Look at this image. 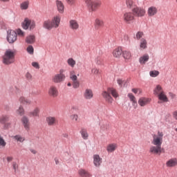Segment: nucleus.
Listing matches in <instances>:
<instances>
[{"label": "nucleus", "mask_w": 177, "mask_h": 177, "mask_svg": "<svg viewBox=\"0 0 177 177\" xmlns=\"http://www.w3.org/2000/svg\"><path fill=\"white\" fill-rule=\"evenodd\" d=\"M162 138H164V133L158 131L157 134L153 135L151 143L153 145L149 148V153L155 154L156 156L161 154V145H162Z\"/></svg>", "instance_id": "obj_1"}, {"label": "nucleus", "mask_w": 177, "mask_h": 177, "mask_svg": "<svg viewBox=\"0 0 177 177\" xmlns=\"http://www.w3.org/2000/svg\"><path fill=\"white\" fill-rule=\"evenodd\" d=\"M15 55H16V53L14 50L10 49L6 50L3 56V64L9 65L15 63Z\"/></svg>", "instance_id": "obj_2"}, {"label": "nucleus", "mask_w": 177, "mask_h": 177, "mask_svg": "<svg viewBox=\"0 0 177 177\" xmlns=\"http://www.w3.org/2000/svg\"><path fill=\"white\" fill-rule=\"evenodd\" d=\"M115 98L118 97V93L115 88H108L107 91L102 92V96L108 102V103H113V97L111 95Z\"/></svg>", "instance_id": "obj_3"}, {"label": "nucleus", "mask_w": 177, "mask_h": 177, "mask_svg": "<svg viewBox=\"0 0 177 177\" xmlns=\"http://www.w3.org/2000/svg\"><path fill=\"white\" fill-rule=\"evenodd\" d=\"M22 28L24 30H34L36 27L35 21L30 19L28 18H25L24 21L21 23Z\"/></svg>", "instance_id": "obj_4"}, {"label": "nucleus", "mask_w": 177, "mask_h": 177, "mask_svg": "<svg viewBox=\"0 0 177 177\" xmlns=\"http://www.w3.org/2000/svg\"><path fill=\"white\" fill-rule=\"evenodd\" d=\"M10 116L9 115H2L0 116V124L3 125V129H9L12 123L9 122Z\"/></svg>", "instance_id": "obj_5"}, {"label": "nucleus", "mask_w": 177, "mask_h": 177, "mask_svg": "<svg viewBox=\"0 0 177 177\" xmlns=\"http://www.w3.org/2000/svg\"><path fill=\"white\" fill-rule=\"evenodd\" d=\"M63 73H64V69H61L58 74L55 75L52 77V81L54 84H61V82H63L66 80V75Z\"/></svg>", "instance_id": "obj_6"}, {"label": "nucleus", "mask_w": 177, "mask_h": 177, "mask_svg": "<svg viewBox=\"0 0 177 177\" xmlns=\"http://www.w3.org/2000/svg\"><path fill=\"white\" fill-rule=\"evenodd\" d=\"M131 12L136 17H143L146 15V10L142 7L138 6H134L131 10Z\"/></svg>", "instance_id": "obj_7"}, {"label": "nucleus", "mask_w": 177, "mask_h": 177, "mask_svg": "<svg viewBox=\"0 0 177 177\" xmlns=\"http://www.w3.org/2000/svg\"><path fill=\"white\" fill-rule=\"evenodd\" d=\"M70 79L73 82V88L78 89L80 88V82L78 81V76L75 75V71H71L69 74Z\"/></svg>", "instance_id": "obj_8"}, {"label": "nucleus", "mask_w": 177, "mask_h": 177, "mask_svg": "<svg viewBox=\"0 0 177 177\" xmlns=\"http://www.w3.org/2000/svg\"><path fill=\"white\" fill-rule=\"evenodd\" d=\"M7 41L9 44H14L17 41V33L13 30L7 31Z\"/></svg>", "instance_id": "obj_9"}, {"label": "nucleus", "mask_w": 177, "mask_h": 177, "mask_svg": "<svg viewBox=\"0 0 177 177\" xmlns=\"http://www.w3.org/2000/svg\"><path fill=\"white\" fill-rule=\"evenodd\" d=\"M135 19V15H133V12H125L123 15V20L127 24H130L131 21H132Z\"/></svg>", "instance_id": "obj_10"}, {"label": "nucleus", "mask_w": 177, "mask_h": 177, "mask_svg": "<svg viewBox=\"0 0 177 177\" xmlns=\"http://www.w3.org/2000/svg\"><path fill=\"white\" fill-rule=\"evenodd\" d=\"M93 165L96 167V168L100 167L102 165V162H103V159L99 156V154H94L93 156Z\"/></svg>", "instance_id": "obj_11"}, {"label": "nucleus", "mask_w": 177, "mask_h": 177, "mask_svg": "<svg viewBox=\"0 0 177 177\" xmlns=\"http://www.w3.org/2000/svg\"><path fill=\"white\" fill-rule=\"evenodd\" d=\"M48 95L52 97H57L59 96V91L56 86H51L48 89Z\"/></svg>", "instance_id": "obj_12"}, {"label": "nucleus", "mask_w": 177, "mask_h": 177, "mask_svg": "<svg viewBox=\"0 0 177 177\" xmlns=\"http://www.w3.org/2000/svg\"><path fill=\"white\" fill-rule=\"evenodd\" d=\"M60 15H56L50 20L53 28H57L60 26Z\"/></svg>", "instance_id": "obj_13"}, {"label": "nucleus", "mask_w": 177, "mask_h": 177, "mask_svg": "<svg viewBox=\"0 0 177 177\" xmlns=\"http://www.w3.org/2000/svg\"><path fill=\"white\" fill-rule=\"evenodd\" d=\"M157 13H158V9H157V7L152 6L148 8L147 15L149 17H153V16H156Z\"/></svg>", "instance_id": "obj_14"}, {"label": "nucleus", "mask_w": 177, "mask_h": 177, "mask_svg": "<svg viewBox=\"0 0 177 177\" xmlns=\"http://www.w3.org/2000/svg\"><path fill=\"white\" fill-rule=\"evenodd\" d=\"M166 167H167V168H175V167H177V158H171L169 159L166 162Z\"/></svg>", "instance_id": "obj_15"}, {"label": "nucleus", "mask_w": 177, "mask_h": 177, "mask_svg": "<svg viewBox=\"0 0 177 177\" xmlns=\"http://www.w3.org/2000/svg\"><path fill=\"white\" fill-rule=\"evenodd\" d=\"M21 122L26 131H30V119L28 117L24 115L21 118Z\"/></svg>", "instance_id": "obj_16"}, {"label": "nucleus", "mask_w": 177, "mask_h": 177, "mask_svg": "<svg viewBox=\"0 0 177 177\" xmlns=\"http://www.w3.org/2000/svg\"><path fill=\"white\" fill-rule=\"evenodd\" d=\"M69 27L73 31H77L80 28V24L75 19H71L69 21Z\"/></svg>", "instance_id": "obj_17"}, {"label": "nucleus", "mask_w": 177, "mask_h": 177, "mask_svg": "<svg viewBox=\"0 0 177 177\" xmlns=\"http://www.w3.org/2000/svg\"><path fill=\"white\" fill-rule=\"evenodd\" d=\"M151 102V99L148 97H142L138 100V104L141 107H145V106H147V104H149Z\"/></svg>", "instance_id": "obj_18"}, {"label": "nucleus", "mask_w": 177, "mask_h": 177, "mask_svg": "<svg viewBox=\"0 0 177 177\" xmlns=\"http://www.w3.org/2000/svg\"><path fill=\"white\" fill-rule=\"evenodd\" d=\"M89 10L91 12H95L99 6H100V3L99 1H93L92 3H90L88 5H87Z\"/></svg>", "instance_id": "obj_19"}, {"label": "nucleus", "mask_w": 177, "mask_h": 177, "mask_svg": "<svg viewBox=\"0 0 177 177\" xmlns=\"http://www.w3.org/2000/svg\"><path fill=\"white\" fill-rule=\"evenodd\" d=\"M84 97L86 100H91L93 97V91L91 88H86L84 93Z\"/></svg>", "instance_id": "obj_20"}, {"label": "nucleus", "mask_w": 177, "mask_h": 177, "mask_svg": "<svg viewBox=\"0 0 177 177\" xmlns=\"http://www.w3.org/2000/svg\"><path fill=\"white\" fill-rule=\"evenodd\" d=\"M158 99L160 100L158 102V103H167V102H169L168 97H167V95H165V92L163 91V93H160L157 95Z\"/></svg>", "instance_id": "obj_21"}, {"label": "nucleus", "mask_w": 177, "mask_h": 177, "mask_svg": "<svg viewBox=\"0 0 177 177\" xmlns=\"http://www.w3.org/2000/svg\"><path fill=\"white\" fill-rule=\"evenodd\" d=\"M12 139L17 143H23L24 142H26V137L20 134H17L15 136H13Z\"/></svg>", "instance_id": "obj_22"}, {"label": "nucleus", "mask_w": 177, "mask_h": 177, "mask_svg": "<svg viewBox=\"0 0 177 177\" xmlns=\"http://www.w3.org/2000/svg\"><path fill=\"white\" fill-rule=\"evenodd\" d=\"M78 175H80V177H92V174L84 169H80L78 170Z\"/></svg>", "instance_id": "obj_23"}, {"label": "nucleus", "mask_w": 177, "mask_h": 177, "mask_svg": "<svg viewBox=\"0 0 177 177\" xmlns=\"http://www.w3.org/2000/svg\"><path fill=\"white\" fill-rule=\"evenodd\" d=\"M56 6L59 13H61V14L64 13V4H63V2L59 0H57Z\"/></svg>", "instance_id": "obj_24"}, {"label": "nucleus", "mask_w": 177, "mask_h": 177, "mask_svg": "<svg viewBox=\"0 0 177 177\" xmlns=\"http://www.w3.org/2000/svg\"><path fill=\"white\" fill-rule=\"evenodd\" d=\"M164 93L162 86H161L160 84H157L153 88V95H155V96H158V95H160V93Z\"/></svg>", "instance_id": "obj_25"}, {"label": "nucleus", "mask_w": 177, "mask_h": 177, "mask_svg": "<svg viewBox=\"0 0 177 177\" xmlns=\"http://www.w3.org/2000/svg\"><path fill=\"white\" fill-rule=\"evenodd\" d=\"M46 122L48 125H49L50 127H53V125L56 124L57 120L55 117L48 116L46 118Z\"/></svg>", "instance_id": "obj_26"}, {"label": "nucleus", "mask_w": 177, "mask_h": 177, "mask_svg": "<svg viewBox=\"0 0 177 177\" xmlns=\"http://www.w3.org/2000/svg\"><path fill=\"white\" fill-rule=\"evenodd\" d=\"M117 150V144L111 143L107 145L106 151L109 153H114Z\"/></svg>", "instance_id": "obj_27"}, {"label": "nucleus", "mask_w": 177, "mask_h": 177, "mask_svg": "<svg viewBox=\"0 0 177 177\" xmlns=\"http://www.w3.org/2000/svg\"><path fill=\"white\" fill-rule=\"evenodd\" d=\"M149 59H150L149 54H145L139 58V62L140 64H146L149 62Z\"/></svg>", "instance_id": "obj_28"}, {"label": "nucleus", "mask_w": 177, "mask_h": 177, "mask_svg": "<svg viewBox=\"0 0 177 177\" xmlns=\"http://www.w3.org/2000/svg\"><path fill=\"white\" fill-rule=\"evenodd\" d=\"M39 113H41V109L39 107H36L29 113L30 117H39Z\"/></svg>", "instance_id": "obj_29"}, {"label": "nucleus", "mask_w": 177, "mask_h": 177, "mask_svg": "<svg viewBox=\"0 0 177 177\" xmlns=\"http://www.w3.org/2000/svg\"><path fill=\"white\" fill-rule=\"evenodd\" d=\"M30 6V1L26 0L20 3L19 8L21 10H27Z\"/></svg>", "instance_id": "obj_30"}, {"label": "nucleus", "mask_w": 177, "mask_h": 177, "mask_svg": "<svg viewBox=\"0 0 177 177\" xmlns=\"http://www.w3.org/2000/svg\"><path fill=\"white\" fill-rule=\"evenodd\" d=\"M127 96L130 102H132V106H133V107H136L138 106V102L136 101V97L135 95H133L132 93H129Z\"/></svg>", "instance_id": "obj_31"}, {"label": "nucleus", "mask_w": 177, "mask_h": 177, "mask_svg": "<svg viewBox=\"0 0 177 177\" xmlns=\"http://www.w3.org/2000/svg\"><path fill=\"white\" fill-rule=\"evenodd\" d=\"M43 27L48 30V31H50L53 27L52 26V23L50 22V20L48 19L44 21L43 23Z\"/></svg>", "instance_id": "obj_32"}, {"label": "nucleus", "mask_w": 177, "mask_h": 177, "mask_svg": "<svg viewBox=\"0 0 177 177\" xmlns=\"http://www.w3.org/2000/svg\"><path fill=\"white\" fill-rule=\"evenodd\" d=\"M140 49H147V40L142 38L140 41Z\"/></svg>", "instance_id": "obj_33"}, {"label": "nucleus", "mask_w": 177, "mask_h": 177, "mask_svg": "<svg viewBox=\"0 0 177 177\" xmlns=\"http://www.w3.org/2000/svg\"><path fill=\"white\" fill-rule=\"evenodd\" d=\"M126 6L129 9L133 10L136 5L135 4V1L133 0H126L125 1Z\"/></svg>", "instance_id": "obj_34"}, {"label": "nucleus", "mask_w": 177, "mask_h": 177, "mask_svg": "<svg viewBox=\"0 0 177 177\" xmlns=\"http://www.w3.org/2000/svg\"><path fill=\"white\" fill-rule=\"evenodd\" d=\"M26 42L29 44H34L35 42V36L34 35H28L26 38Z\"/></svg>", "instance_id": "obj_35"}, {"label": "nucleus", "mask_w": 177, "mask_h": 177, "mask_svg": "<svg viewBox=\"0 0 177 177\" xmlns=\"http://www.w3.org/2000/svg\"><path fill=\"white\" fill-rule=\"evenodd\" d=\"M113 55L114 57H120L122 55V49L121 48H115L113 52Z\"/></svg>", "instance_id": "obj_36"}, {"label": "nucleus", "mask_w": 177, "mask_h": 177, "mask_svg": "<svg viewBox=\"0 0 177 177\" xmlns=\"http://www.w3.org/2000/svg\"><path fill=\"white\" fill-rule=\"evenodd\" d=\"M80 133L82 135V139H84V140H88L89 134H88V131H86V129H82Z\"/></svg>", "instance_id": "obj_37"}, {"label": "nucleus", "mask_w": 177, "mask_h": 177, "mask_svg": "<svg viewBox=\"0 0 177 177\" xmlns=\"http://www.w3.org/2000/svg\"><path fill=\"white\" fill-rule=\"evenodd\" d=\"M24 113V108L21 105H20L19 108L15 111V113L17 114V115H19L20 117H22Z\"/></svg>", "instance_id": "obj_38"}, {"label": "nucleus", "mask_w": 177, "mask_h": 177, "mask_svg": "<svg viewBox=\"0 0 177 177\" xmlns=\"http://www.w3.org/2000/svg\"><path fill=\"white\" fill-rule=\"evenodd\" d=\"M94 26L95 30H99V28L102 27L103 26V21L102 19H96L95 21Z\"/></svg>", "instance_id": "obj_39"}, {"label": "nucleus", "mask_w": 177, "mask_h": 177, "mask_svg": "<svg viewBox=\"0 0 177 177\" xmlns=\"http://www.w3.org/2000/svg\"><path fill=\"white\" fill-rule=\"evenodd\" d=\"M122 56L124 59H126L127 60H129L131 57H132V54L129 50H125L122 52Z\"/></svg>", "instance_id": "obj_40"}, {"label": "nucleus", "mask_w": 177, "mask_h": 177, "mask_svg": "<svg viewBox=\"0 0 177 177\" xmlns=\"http://www.w3.org/2000/svg\"><path fill=\"white\" fill-rule=\"evenodd\" d=\"M6 147V141L3 139V136L0 135V149H5Z\"/></svg>", "instance_id": "obj_41"}, {"label": "nucleus", "mask_w": 177, "mask_h": 177, "mask_svg": "<svg viewBox=\"0 0 177 177\" xmlns=\"http://www.w3.org/2000/svg\"><path fill=\"white\" fill-rule=\"evenodd\" d=\"M67 64L68 66H70V67L74 68L77 64V62H75V60H74L73 58H69L67 59Z\"/></svg>", "instance_id": "obj_42"}, {"label": "nucleus", "mask_w": 177, "mask_h": 177, "mask_svg": "<svg viewBox=\"0 0 177 177\" xmlns=\"http://www.w3.org/2000/svg\"><path fill=\"white\" fill-rule=\"evenodd\" d=\"M144 35H145V33H143V32H142V31H138V32L136 34L134 38H135V39H138V40L142 39V38H143V36H144Z\"/></svg>", "instance_id": "obj_43"}, {"label": "nucleus", "mask_w": 177, "mask_h": 177, "mask_svg": "<svg viewBox=\"0 0 177 177\" xmlns=\"http://www.w3.org/2000/svg\"><path fill=\"white\" fill-rule=\"evenodd\" d=\"M149 75L153 78H156V77H158V75H160V72L158 71H151L149 72Z\"/></svg>", "instance_id": "obj_44"}, {"label": "nucleus", "mask_w": 177, "mask_h": 177, "mask_svg": "<svg viewBox=\"0 0 177 177\" xmlns=\"http://www.w3.org/2000/svg\"><path fill=\"white\" fill-rule=\"evenodd\" d=\"M26 51L29 55H34V47L30 45L27 47Z\"/></svg>", "instance_id": "obj_45"}, {"label": "nucleus", "mask_w": 177, "mask_h": 177, "mask_svg": "<svg viewBox=\"0 0 177 177\" xmlns=\"http://www.w3.org/2000/svg\"><path fill=\"white\" fill-rule=\"evenodd\" d=\"M25 77L27 80V81H29V82L32 81V75H31L30 72H27L25 74Z\"/></svg>", "instance_id": "obj_46"}, {"label": "nucleus", "mask_w": 177, "mask_h": 177, "mask_svg": "<svg viewBox=\"0 0 177 177\" xmlns=\"http://www.w3.org/2000/svg\"><path fill=\"white\" fill-rule=\"evenodd\" d=\"M91 74H94L95 75H97V74H100V71L97 68H93L91 69Z\"/></svg>", "instance_id": "obj_47"}, {"label": "nucleus", "mask_w": 177, "mask_h": 177, "mask_svg": "<svg viewBox=\"0 0 177 177\" xmlns=\"http://www.w3.org/2000/svg\"><path fill=\"white\" fill-rule=\"evenodd\" d=\"M131 91L133 93H138V95H140L142 94V89L140 88H132L131 89Z\"/></svg>", "instance_id": "obj_48"}, {"label": "nucleus", "mask_w": 177, "mask_h": 177, "mask_svg": "<svg viewBox=\"0 0 177 177\" xmlns=\"http://www.w3.org/2000/svg\"><path fill=\"white\" fill-rule=\"evenodd\" d=\"M71 119L72 120V121H75V122H77V121H78V115L73 114L71 115Z\"/></svg>", "instance_id": "obj_49"}, {"label": "nucleus", "mask_w": 177, "mask_h": 177, "mask_svg": "<svg viewBox=\"0 0 177 177\" xmlns=\"http://www.w3.org/2000/svg\"><path fill=\"white\" fill-rule=\"evenodd\" d=\"M16 34L19 35V37H24V32H23V30L21 29H17Z\"/></svg>", "instance_id": "obj_50"}, {"label": "nucleus", "mask_w": 177, "mask_h": 177, "mask_svg": "<svg viewBox=\"0 0 177 177\" xmlns=\"http://www.w3.org/2000/svg\"><path fill=\"white\" fill-rule=\"evenodd\" d=\"M117 82H118L119 86L122 87V85H124V82H125V81L122 80V79H118Z\"/></svg>", "instance_id": "obj_51"}, {"label": "nucleus", "mask_w": 177, "mask_h": 177, "mask_svg": "<svg viewBox=\"0 0 177 177\" xmlns=\"http://www.w3.org/2000/svg\"><path fill=\"white\" fill-rule=\"evenodd\" d=\"M32 67H34L35 68H37V70L39 69V64H38V62H32Z\"/></svg>", "instance_id": "obj_52"}, {"label": "nucleus", "mask_w": 177, "mask_h": 177, "mask_svg": "<svg viewBox=\"0 0 177 177\" xmlns=\"http://www.w3.org/2000/svg\"><path fill=\"white\" fill-rule=\"evenodd\" d=\"M102 61H103V59L100 57H97L95 59V62L97 64H102Z\"/></svg>", "instance_id": "obj_53"}, {"label": "nucleus", "mask_w": 177, "mask_h": 177, "mask_svg": "<svg viewBox=\"0 0 177 177\" xmlns=\"http://www.w3.org/2000/svg\"><path fill=\"white\" fill-rule=\"evenodd\" d=\"M31 103H32L31 100H28L26 98L24 102V104H31Z\"/></svg>", "instance_id": "obj_54"}, {"label": "nucleus", "mask_w": 177, "mask_h": 177, "mask_svg": "<svg viewBox=\"0 0 177 177\" xmlns=\"http://www.w3.org/2000/svg\"><path fill=\"white\" fill-rule=\"evenodd\" d=\"M19 100L20 103H22V104H24V102H25V100H26V97L21 96V97H19Z\"/></svg>", "instance_id": "obj_55"}, {"label": "nucleus", "mask_w": 177, "mask_h": 177, "mask_svg": "<svg viewBox=\"0 0 177 177\" xmlns=\"http://www.w3.org/2000/svg\"><path fill=\"white\" fill-rule=\"evenodd\" d=\"M173 118L177 121V111L173 112Z\"/></svg>", "instance_id": "obj_56"}, {"label": "nucleus", "mask_w": 177, "mask_h": 177, "mask_svg": "<svg viewBox=\"0 0 177 177\" xmlns=\"http://www.w3.org/2000/svg\"><path fill=\"white\" fill-rule=\"evenodd\" d=\"M66 1L68 3H69V5H73L75 2V0H66Z\"/></svg>", "instance_id": "obj_57"}, {"label": "nucleus", "mask_w": 177, "mask_h": 177, "mask_svg": "<svg viewBox=\"0 0 177 177\" xmlns=\"http://www.w3.org/2000/svg\"><path fill=\"white\" fill-rule=\"evenodd\" d=\"M62 136H63V138H66V139H68V133H64L62 134Z\"/></svg>", "instance_id": "obj_58"}, {"label": "nucleus", "mask_w": 177, "mask_h": 177, "mask_svg": "<svg viewBox=\"0 0 177 177\" xmlns=\"http://www.w3.org/2000/svg\"><path fill=\"white\" fill-rule=\"evenodd\" d=\"M12 167H13L14 169H17V167H18L17 163L13 162Z\"/></svg>", "instance_id": "obj_59"}, {"label": "nucleus", "mask_w": 177, "mask_h": 177, "mask_svg": "<svg viewBox=\"0 0 177 177\" xmlns=\"http://www.w3.org/2000/svg\"><path fill=\"white\" fill-rule=\"evenodd\" d=\"M85 2L86 3V5L88 6V4L93 3V0H85Z\"/></svg>", "instance_id": "obj_60"}, {"label": "nucleus", "mask_w": 177, "mask_h": 177, "mask_svg": "<svg viewBox=\"0 0 177 177\" xmlns=\"http://www.w3.org/2000/svg\"><path fill=\"white\" fill-rule=\"evenodd\" d=\"M55 162L56 165H59V158H55Z\"/></svg>", "instance_id": "obj_61"}, {"label": "nucleus", "mask_w": 177, "mask_h": 177, "mask_svg": "<svg viewBox=\"0 0 177 177\" xmlns=\"http://www.w3.org/2000/svg\"><path fill=\"white\" fill-rule=\"evenodd\" d=\"M30 151L32 152V154H35L37 153V151H35V149H30Z\"/></svg>", "instance_id": "obj_62"}, {"label": "nucleus", "mask_w": 177, "mask_h": 177, "mask_svg": "<svg viewBox=\"0 0 177 177\" xmlns=\"http://www.w3.org/2000/svg\"><path fill=\"white\" fill-rule=\"evenodd\" d=\"M12 160H13V158H12V157L7 158V161H8V162H10V161H12Z\"/></svg>", "instance_id": "obj_63"}, {"label": "nucleus", "mask_w": 177, "mask_h": 177, "mask_svg": "<svg viewBox=\"0 0 177 177\" xmlns=\"http://www.w3.org/2000/svg\"><path fill=\"white\" fill-rule=\"evenodd\" d=\"M20 89L16 87V93H20Z\"/></svg>", "instance_id": "obj_64"}]
</instances>
